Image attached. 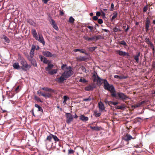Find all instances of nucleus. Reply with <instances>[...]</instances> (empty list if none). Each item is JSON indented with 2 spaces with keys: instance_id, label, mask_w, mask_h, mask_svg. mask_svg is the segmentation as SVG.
Segmentation results:
<instances>
[{
  "instance_id": "f257e3e1",
  "label": "nucleus",
  "mask_w": 155,
  "mask_h": 155,
  "mask_svg": "<svg viewBox=\"0 0 155 155\" xmlns=\"http://www.w3.org/2000/svg\"><path fill=\"white\" fill-rule=\"evenodd\" d=\"M66 69H68V70H65L63 72L61 76L59 78H57L55 80H57L58 82L60 83H62L64 82V81L66 80L67 78L71 76L73 74L74 72L72 71V67L71 66H67L65 67Z\"/></svg>"
},
{
  "instance_id": "f03ea898",
  "label": "nucleus",
  "mask_w": 155,
  "mask_h": 155,
  "mask_svg": "<svg viewBox=\"0 0 155 155\" xmlns=\"http://www.w3.org/2000/svg\"><path fill=\"white\" fill-rule=\"evenodd\" d=\"M111 97L117 99L125 101L129 99L128 97L124 93L122 92H114L111 94Z\"/></svg>"
},
{
  "instance_id": "7ed1b4c3",
  "label": "nucleus",
  "mask_w": 155,
  "mask_h": 155,
  "mask_svg": "<svg viewBox=\"0 0 155 155\" xmlns=\"http://www.w3.org/2000/svg\"><path fill=\"white\" fill-rule=\"evenodd\" d=\"M104 88L106 90L110 92V96L111 97V94L112 92H115L114 87L112 84H110L106 79H104Z\"/></svg>"
},
{
  "instance_id": "20e7f679",
  "label": "nucleus",
  "mask_w": 155,
  "mask_h": 155,
  "mask_svg": "<svg viewBox=\"0 0 155 155\" xmlns=\"http://www.w3.org/2000/svg\"><path fill=\"white\" fill-rule=\"evenodd\" d=\"M20 63L22 65L21 66V68L23 71H26L31 68V65L28 64L24 59L21 60Z\"/></svg>"
},
{
  "instance_id": "39448f33",
  "label": "nucleus",
  "mask_w": 155,
  "mask_h": 155,
  "mask_svg": "<svg viewBox=\"0 0 155 155\" xmlns=\"http://www.w3.org/2000/svg\"><path fill=\"white\" fill-rule=\"evenodd\" d=\"M93 77L94 78L93 81L97 82V85L99 86H100L102 84L101 81H103L104 79H102L101 78L97 75V73H96V75L94 74L93 75Z\"/></svg>"
},
{
  "instance_id": "423d86ee",
  "label": "nucleus",
  "mask_w": 155,
  "mask_h": 155,
  "mask_svg": "<svg viewBox=\"0 0 155 155\" xmlns=\"http://www.w3.org/2000/svg\"><path fill=\"white\" fill-rule=\"evenodd\" d=\"M48 20L50 24L52 25L53 27L56 30L58 31L59 30L56 24L55 21L53 20L52 17L50 15L48 16Z\"/></svg>"
},
{
  "instance_id": "0eeeda50",
  "label": "nucleus",
  "mask_w": 155,
  "mask_h": 155,
  "mask_svg": "<svg viewBox=\"0 0 155 155\" xmlns=\"http://www.w3.org/2000/svg\"><path fill=\"white\" fill-rule=\"evenodd\" d=\"M66 118V122L68 124H70L73 121V117L71 113H66L65 115Z\"/></svg>"
},
{
  "instance_id": "6e6552de",
  "label": "nucleus",
  "mask_w": 155,
  "mask_h": 155,
  "mask_svg": "<svg viewBox=\"0 0 155 155\" xmlns=\"http://www.w3.org/2000/svg\"><path fill=\"white\" fill-rule=\"evenodd\" d=\"M116 53L121 56H126L127 58L130 57V55L128 52L120 50H117L116 51Z\"/></svg>"
},
{
  "instance_id": "1a4fd4ad",
  "label": "nucleus",
  "mask_w": 155,
  "mask_h": 155,
  "mask_svg": "<svg viewBox=\"0 0 155 155\" xmlns=\"http://www.w3.org/2000/svg\"><path fill=\"white\" fill-rule=\"evenodd\" d=\"M144 41L147 44L150 45L151 48L152 50L153 54H154L155 52V48L153 44L151 42L149 39L147 38H145Z\"/></svg>"
},
{
  "instance_id": "9d476101",
  "label": "nucleus",
  "mask_w": 155,
  "mask_h": 155,
  "mask_svg": "<svg viewBox=\"0 0 155 155\" xmlns=\"http://www.w3.org/2000/svg\"><path fill=\"white\" fill-rule=\"evenodd\" d=\"M150 23V20L148 18H147L146 20L145 23V29L147 32L149 30Z\"/></svg>"
},
{
  "instance_id": "9b49d317",
  "label": "nucleus",
  "mask_w": 155,
  "mask_h": 155,
  "mask_svg": "<svg viewBox=\"0 0 155 155\" xmlns=\"http://www.w3.org/2000/svg\"><path fill=\"white\" fill-rule=\"evenodd\" d=\"M43 54L45 56L48 57H54V56L49 51H43L42 52Z\"/></svg>"
},
{
  "instance_id": "f8f14e48",
  "label": "nucleus",
  "mask_w": 155,
  "mask_h": 155,
  "mask_svg": "<svg viewBox=\"0 0 155 155\" xmlns=\"http://www.w3.org/2000/svg\"><path fill=\"white\" fill-rule=\"evenodd\" d=\"M98 107L101 111H102L105 109L104 104L101 101L98 103Z\"/></svg>"
},
{
  "instance_id": "ddd939ff",
  "label": "nucleus",
  "mask_w": 155,
  "mask_h": 155,
  "mask_svg": "<svg viewBox=\"0 0 155 155\" xmlns=\"http://www.w3.org/2000/svg\"><path fill=\"white\" fill-rule=\"evenodd\" d=\"M36 40H38L39 42L42 43L43 45H45V42L44 40V39L41 35H39V37H37V38L35 39Z\"/></svg>"
},
{
  "instance_id": "4468645a",
  "label": "nucleus",
  "mask_w": 155,
  "mask_h": 155,
  "mask_svg": "<svg viewBox=\"0 0 155 155\" xmlns=\"http://www.w3.org/2000/svg\"><path fill=\"white\" fill-rule=\"evenodd\" d=\"M134 139L130 134H127L123 138V139L125 141L128 142L131 139Z\"/></svg>"
},
{
  "instance_id": "2eb2a0df",
  "label": "nucleus",
  "mask_w": 155,
  "mask_h": 155,
  "mask_svg": "<svg viewBox=\"0 0 155 155\" xmlns=\"http://www.w3.org/2000/svg\"><path fill=\"white\" fill-rule=\"evenodd\" d=\"M29 61L31 62L32 66L34 67H37V63L35 60L33 58H31L30 59H29Z\"/></svg>"
},
{
  "instance_id": "dca6fc26",
  "label": "nucleus",
  "mask_w": 155,
  "mask_h": 155,
  "mask_svg": "<svg viewBox=\"0 0 155 155\" xmlns=\"http://www.w3.org/2000/svg\"><path fill=\"white\" fill-rule=\"evenodd\" d=\"M39 58L40 59L41 61L42 62H43L44 64H45L47 63V61H48V60L46 58L41 55H39Z\"/></svg>"
},
{
  "instance_id": "f3484780",
  "label": "nucleus",
  "mask_w": 155,
  "mask_h": 155,
  "mask_svg": "<svg viewBox=\"0 0 155 155\" xmlns=\"http://www.w3.org/2000/svg\"><path fill=\"white\" fill-rule=\"evenodd\" d=\"M13 67L14 69L17 70H19L21 69V66H20L18 62H15L13 64Z\"/></svg>"
},
{
  "instance_id": "a211bd4d",
  "label": "nucleus",
  "mask_w": 155,
  "mask_h": 155,
  "mask_svg": "<svg viewBox=\"0 0 155 155\" xmlns=\"http://www.w3.org/2000/svg\"><path fill=\"white\" fill-rule=\"evenodd\" d=\"M58 71V69H53L51 70H50L49 71H48V74L50 75H53L57 74Z\"/></svg>"
},
{
  "instance_id": "6ab92c4d",
  "label": "nucleus",
  "mask_w": 155,
  "mask_h": 155,
  "mask_svg": "<svg viewBox=\"0 0 155 155\" xmlns=\"http://www.w3.org/2000/svg\"><path fill=\"white\" fill-rule=\"evenodd\" d=\"M140 52H138L136 55H134V59L136 62L138 63L139 62V57L140 56Z\"/></svg>"
},
{
  "instance_id": "aec40b11",
  "label": "nucleus",
  "mask_w": 155,
  "mask_h": 155,
  "mask_svg": "<svg viewBox=\"0 0 155 155\" xmlns=\"http://www.w3.org/2000/svg\"><path fill=\"white\" fill-rule=\"evenodd\" d=\"M76 59L79 61H85L88 59V58L85 56H80L79 57H77Z\"/></svg>"
},
{
  "instance_id": "412c9836",
  "label": "nucleus",
  "mask_w": 155,
  "mask_h": 155,
  "mask_svg": "<svg viewBox=\"0 0 155 155\" xmlns=\"http://www.w3.org/2000/svg\"><path fill=\"white\" fill-rule=\"evenodd\" d=\"M80 119L82 121L84 122L87 121L88 120V118L84 115H81L80 116Z\"/></svg>"
},
{
  "instance_id": "4be33fe9",
  "label": "nucleus",
  "mask_w": 155,
  "mask_h": 155,
  "mask_svg": "<svg viewBox=\"0 0 155 155\" xmlns=\"http://www.w3.org/2000/svg\"><path fill=\"white\" fill-rule=\"evenodd\" d=\"M95 87H92V86L91 85L86 86L85 87L84 90L86 91H90L93 90V89Z\"/></svg>"
},
{
  "instance_id": "5701e85b",
  "label": "nucleus",
  "mask_w": 155,
  "mask_h": 155,
  "mask_svg": "<svg viewBox=\"0 0 155 155\" xmlns=\"http://www.w3.org/2000/svg\"><path fill=\"white\" fill-rule=\"evenodd\" d=\"M54 67V65L52 64H48V66L45 67V69L47 71H49L51 69H52Z\"/></svg>"
},
{
  "instance_id": "b1692460",
  "label": "nucleus",
  "mask_w": 155,
  "mask_h": 155,
  "mask_svg": "<svg viewBox=\"0 0 155 155\" xmlns=\"http://www.w3.org/2000/svg\"><path fill=\"white\" fill-rule=\"evenodd\" d=\"M41 96H43L44 97L46 98H49L51 97L52 95L51 93H42L41 94Z\"/></svg>"
},
{
  "instance_id": "393cba45",
  "label": "nucleus",
  "mask_w": 155,
  "mask_h": 155,
  "mask_svg": "<svg viewBox=\"0 0 155 155\" xmlns=\"http://www.w3.org/2000/svg\"><path fill=\"white\" fill-rule=\"evenodd\" d=\"M2 37V38L3 39L5 42L8 43H9L10 42V40L6 35H3Z\"/></svg>"
},
{
  "instance_id": "a878e982",
  "label": "nucleus",
  "mask_w": 155,
  "mask_h": 155,
  "mask_svg": "<svg viewBox=\"0 0 155 155\" xmlns=\"http://www.w3.org/2000/svg\"><path fill=\"white\" fill-rule=\"evenodd\" d=\"M118 15V13L117 11H114L113 13V16L111 18V21H112L115 18H116Z\"/></svg>"
},
{
  "instance_id": "bb28decb",
  "label": "nucleus",
  "mask_w": 155,
  "mask_h": 155,
  "mask_svg": "<svg viewBox=\"0 0 155 155\" xmlns=\"http://www.w3.org/2000/svg\"><path fill=\"white\" fill-rule=\"evenodd\" d=\"M31 33L33 37L35 39L37 38L38 35L35 29H33L32 30Z\"/></svg>"
},
{
  "instance_id": "cd10ccee",
  "label": "nucleus",
  "mask_w": 155,
  "mask_h": 155,
  "mask_svg": "<svg viewBox=\"0 0 155 155\" xmlns=\"http://www.w3.org/2000/svg\"><path fill=\"white\" fill-rule=\"evenodd\" d=\"M35 107L38 108V111H40L42 113H43V109L41 107L40 105H38L37 104H35Z\"/></svg>"
},
{
  "instance_id": "c85d7f7f",
  "label": "nucleus",
  "mask_w": 155,
  "mask_h": 155,
  "mask_svg": "<svg viewBox=\"0 0 155 155\" xmlns=\"http://www.w3.org/2000/svg\"><path fill=\"white\" fill-rule=\"evenodd\" d=\"M90 127L91 129L94 130L100 131V127H92V126H90Z\"/></svg>"
},
{
  "instance_id": "c756f323",
  "label": "nucleus",
  "mask_w": 155,
  "mask_h": 155,
  "mask_svg": "<svg viewBox=\"0 0 155 155\" xmlns=\"http://www.w3.org/2000/svg\"><path fill=\"white\" fill-rule=\"evenodd\" d=\"M52 134H50L49 135H48L46 138V140L48 141L49 142H51V139L52 138Z\"/></svg>"
},
{
  "instance_id": "7c9ffc66",
  "label": "nucleus",
  "mask_w": 155,
  "mask_h": 155,
  "mask_svg": "<svg viewBox=\"0 0 155 155\" xmlns=\"http://www.w3.org/2000/svg\"><path fill=\"white\" fill-rule=\"evenodd\" d=\"M52 138L54 139V140L55 142H58L60 141V140L58 137L55 135H52Z\"/></svg>"
},
{
  "instance_id": "2f4dec72",
  "label": "nucleus",
  "mask_w": 155,
  "mask_h": 155,
  "mask_svg": "<svg viewBox=\"0 0 155 155\" xmlns=\"http://www.w3.org/2000/svg\"><path fill=\"white\" fill-rule=\"evenodd\" d=\"M104 38L101 35H99L97 36L95 35V41H97L99 39H103Z\"/></svg>"
},
{
  "instance_id": "473e14b6",
  "label": "nucleus",
  "mask_w": 155,
  "mask_h": 155,
  "mask_svg": "<svg viewBox=\"0 0 155 155\" xmlns=\"http://www.w3.org/2000/svg\"><path fill=\"white\" fill-rule=\"evenodd\" d=\"M83 38L84 40L88 41H93L91 37H89L87 36H84Z\"/></svg>"
},
{
  "instance_id": "72a5a7b5",
  "label": "nucleus",
  "mask_w": 155,
  "mask_h": 155,
  "mask_svg": "<svg viewBox=\"0 0 155 155\" xmlns=\"http://www.w3.org/2000/svg\"><path fill=\"white\" fill-rule=\"evenodd\" d=\"M34 98L35 100H36L37 101L40 102L41 103L43 102V101H42L39 97H38L36 95H35L34 96Z\"/></svg>"
},
{
  "instance_id": "f704fd0d",
  "label": "nucleus",
  "mask_w": 155,
  "mask_h": 155,
  "mask_svg": "<svg viewBox=\"0 0 155 155\" xmlns=\"http://www.w3.org/2000/svg\"><path fill=\"white\" fill-rule=\"evenodd\" d=\"M94 115L96 117H97L101 116V113L100 112H97V111H95L94 112Z\"/></svg>"
},
{
  "instance_id": "c9c22d12",
  "label": "nucleus",
  "mask_w": 155,
  "mask_h": 155,
  "mask_svg": "<svg viewBox=\"0 0 155 155\" xmlns=\"http://www.w3.org/2000/svg\"><path fill=\"white\" fill-rule=\"evenodd\" d=\"M101 17L103 19H108V18L106 17L105 14V12L101 10Z\"/></svg>"
},
{
  "instance_id": "e433bc0d",
  "label": "nucleus",
  "mask_w": 155,
  "mask_h": 155,
  "mask_svg": "<svg viewBox=\"0 0 155 155\" xmlns=\"http://www.w3.org/2000/svg\"><path fill=\"white\" fill-rule=\"evenodd\" d=\"M74 51L75 52H77V51H79L81 53H84V51L83 50V49H79V48H78V49H75L74 50Z\"/></svg>"
},
{
  "instance_id": "4c0bfd02",
  "label": "nucleus",
  "mask_w": 155,
  "mask_h": 155,
  "mask_svg": "<svg viewBox=\"0 0 155 155\" xmlns=\"http://www.w3.org/2000/svg\"><path fill=\"white\" fill-rule=\"evenodd\" d=\"M79 81L83 83H85L88 82L86 80L85 78H80L79 79Z\"/></svg>"
},
{
  "instance_id": "58836bf2",
  "label": "nucleus",
  "mask_w": 155,
  "mask_h": 155,
  "mask_svg": "<svg viewBox=\"0 0 155 155\" xmlns=\"http://www.w3.org/2000/svg\"><path fill=\"white\" fill-rule=\"evenodd\" d=\"M148 8V6L147 2H146V5L143 8V12H146Z\"/></svg>"
},
{
  "instance_id": "ea45409f",
  "label": "nucleus",
  "mask_w": 155,
  "mask_h": 155,
  "mask_svg": "<svg viewBox=\"0 0 155 155\" xmlns=\"http://www.w3.org/2000/svg\"><path fill=\"white\" fill-rule=\"evenodd\" d=\"M74 18L72 16H71L69 18V21L70 23H74Z\"/></svg>"
},
{
  "instance_id": "a19ab883",
  "label": "nucleus",
  "mask_w": 155,
  "mask_h": 155,
  "mask_svg": "<svg viewBox=\"0 0 155 155\" xmlns=\"http://www.w3.org/2000/svg\"><path fill=\"white\" fill-rule=\"evenodd\" d=\"M35 54V51L31 49L30 52V57L31 58H33Z\"/></svg>"
},
{
  "instance_id": "79ce46f5",
  "label": "nucleus",
  "mask_w": 155,
  "mask_h": 155,
  "mask_svg": "<svg viewBox=\"0 0 155 155\" xmlns=\"http://www.w3.org/2000/svg\"><path fill=\"white\" fill-rule=\"evenodd\" d=\"M67 66V64H62L61 66V69L64 71L66 69L65 68V67H66Z\"/></svg>"
},
{
  "instance_id": "37998d69",
  "label": "nucleus",
  "mask_w": 155,
  "mask_h": 155,
  "mask_svg": "<svg viewBox=\"0 0 155 155\" xmlns=\"http://www.w3.org/2000/svg\"><path fill=\"white\" fill-rule=\"evenodd\" d=\"M119 109L124 110L126 108L124 104H122L121 106H119Z\"/></svg>"
},
{
  "instance_id": "c03bdc74",
  "label": "nucleus",
  "mask_w": 155,
  "mask_h": 155,
  "mask_svg": "<svg viewBox=\"0 0 155 155\" xmlns=\"http://www.w3.org/2000/svg\"><path fill=\"white\" fill-rule=\"evenodd\" d=\"M48 92H52L53 93H55V91L54 90L51 89V88L48 87Z\"/></svg>"
},
{
  "instance_id": "a18cd8bd",
  "label": "nucleus",
  "mask_w": 155,
  "mask_h": 155,
  "mask_svg": "<svg viewBox=\"0 0 155 155\" xmlns=\"http://www.w3.org/2000/svg\"><path fill=\"white\" fill-rule=\"evenodd\" d=\"M97 48V47H93L89 48V50L91 51H93Z\"/></svg>"
},
{
  "instance_id": "49530a36",
  "label": "nucleus",
  "mask_w": 155,
  "mask_h": 155,
  "mask_svg": "<svg viewBox=\"0 0 155 155\" xmlns=\"http://www.w3.org/2000/svg\"><path fill=\"white\" fill-rule=\"evenodd\" d=\"M110 102H111V104L114 106H116L119 103L118 102H114L111 101H110Z\"/></svg>"
},
{
  "instance_id": "de8ad7c7",
  "label": "nucleus",
  "mask_w": 155,
  "mask_h": 155,
  "mask_svg": "<svg viewBox=\"0 0 155 155\" xmlns=\"http://www.w3.org/2000/svg\"><path fill=\"white\" fill-rule=\"evenodd\" d=\"M74 151L73 150L70 149L68 150V154H73L74 152Z\"/></svg>"
},
{
  "instance_id": "09e8293b",
  "label": "nucleus",
  "mask_w": 155,
  "mask_h": 155,
  "mask_svg": "<svg viewBox=\"0 0 155 155\" xmlns=\"http://www.w3.org/2000/svg\"><path fill=\"white\" fill-rule=\"evenodd\" d=\"M114 77L115 78H116L117 79H118L121 80V79L122 76H119L118 75H115L114 76Z\"/></svg>"
},
{
  "instance_id": "8fccbe9b",
  "label": "nucleus",
  "mask_w": 155,
  "mask_h": 155,
  "mask_svg": "<svg viewBox=\"0 0 155 155\" xmlns=\"http://www.w3.org/2000/svg\"><path fill=\"white\" fill-rule=\"evenodd\" d=\"M48 87H40V88L41 89V90L44 91H45L48 92Z\"/></svg>"
},
{
  "instance_id": "3c124183",
  "label": "nucleus",
  "mask_w": 155,
  "mask_h": 155,
  "mask_svg": "<svg viewBox=\"0 0 155 155\" xmlns=\"http://www.w3.org/2000/svg\"><path fill=\"white\" fill-rule=\"evenodd\" d=\"M109 102H110V101H108L107 99L106 98L105 99V100H104L105 103L106 104H107L109 106H110L111 107H112V106L110 105V104L109 103Z\"/></svg>"
},
{
  "instance_id": "603ef678",
  "label": "nucleus",
  "mask_w": 155,
  "mask_h": 155,
  "mask_svg": "<svg viewBox=\"0 0 155 155\" xmlns=\"http://www.w3.org/2000/svg\"><path fill=\"white\" fill-rule=\"evenodd\" d=\"M91 100V98L90 96H89L87 98H84L83 100V101H90Z\"/></svg>"
},
{
  "instance_id": "864d4df0",
  "label": "nucleus",
  "mask_w": 155,
  "mask_h": 155,
  "mask_svg": "<svg viewBox=\"0 0 155 155\" xmlns=\"http://www.w3.org/2000/svg\"><path fill=\"white\" fill-rule=\"evenodd\" d=\"M114 5L113 3H111L110 5V11H113L114 9Z\"/></svg>"
},
{
  "instance_id": "5fc2aeb1",
  "label": "nucleus",
  "mask_w": 155,
  "mask_h": 155,
  "mask_svg": "<svg viewBox=\"0 0 155 155\" xmlns=\"http://www.w3.org/2000/svg\"><path fill=\"white\" fill-rule=\"evenodd\" d=\"M97 22L99 24H101L103 23V20L102 19L100 18L98 19Z\"/></svg>"
},
{
  "instance_id": "6e6d98bb",
  "label": "nucleus",
  "mask_w": 155,
  "mask_h": 155,
  "mask_svg": "<svg viewBox=\"0 0 155 155\" xmlns=\"http://www.w3.org/2000/svg\"><path fill=\"white\" fill-rule=\"evenodd\" d=\"M120 44H121V45H124L125 46L127 45V44H126V42L124 40H123V41H121L120 42Z\"/></svg>"
},
{
  "instance_id": "4d7b16f0",
  "label": "nucleus",
  "mask_w": 155,
  "mask_h": 155,
  "mask_svg": "<svg viewBox=\"0 0 155 155\" xmlns=\"http://www.w3.org/2000/svg\"><path fill=\"white\" fill-rule=\"evenodd\" d=\"M20 87V86L18 85L17 86V87H16V88L15 89V91H16V93H17L18 92H19L20 91L19 88Z\"/></svg>"
},
{
  "instance_id": "13d9d810",
  "label": "nucleus",
  "mask_w": 155,
  "mask_h": 155,
  "mask_svg": "<svg viewBox=\"0 0 155 155\" xmlns=\"http://www.w3.org/2000/svg\"><path fill=\"white\" fill-rule=\"evenodd\" d=\"M69 99V97L66 95H64L63 96V99L64 100L67 101V100Z\"/></svg>"
},
{
  "instance_id": "bf43d9fd",
  "label": "nucleus",
  "mask_w": 155,
  "mask_h": 155,
  "mask_svg": "<svg viewBox=\"0 0 155 155\" xmlns=\"http://www.w3.org/2000/svg\"><path fill=\"white\" fill-rule=\"evenodd\" d=\"M92 19L94 21H97V20L98 19V17L96 15L94 16L92 18Z\"/></svg>"
},
{
  "instance_id": "052dcab7",
  "label": "nucleus",
  "mask_w": 155,
  "mask_h": 155,
  "mask_svg": "<svg viewBox=\"0 0 155 155\" xmlns=\"http://www.w3.org/2000/svg\"><path fill=\"white\" fill-rule=\"evenodd\" d=\"M141 106L140 104L139 103H138L137 104H135L134 105V107L135 108H137V107H139Z\"/></svg>"
},
{
  "instance_id": "680f3d73",
  "label": "nucleus",
  "mask_w": 155,
  "mask_h": 155,
  "mask_svg": "<svg viewBox=\"0 0 155 155\" xmlns=\"http://www.w3.org/2000/svg\"><path fill=\"white\" fill-rule=\"evenodd\" d=\"M118 31V28L116 27H115L113 29V31L114 33L117 32Z\"/></svg>"
},
{
  "instance_id": "e2e57ef3",
  "label": "nucleus",
  "mask_w": 155,
  "mask_h": 155,
  "mask_svg": "<svg viewBox=\"0 0 155 155\" xmlns=\"http://www.w3.org/2000/svg\"><path fill=\"white\" fill-rule=\"evenodd\" d=\"M130 28V26L129 25H127V28L125 29L124 30V31L126 32H127L129 29Z\"/></svg>"
},
{
  "instance_id": "0e129e2a",
  "label": "nucleus",
  "mask_w": 155,
  "mask_h": 155,
  "mask_svg": "<svg viewBox=\"0 0 155 155\" xmlns=\"http://www.w3.org/2000/svg\"><path fill=\"white\" fill-rule=\"evenodd\" d=\"M81 69L83 72H84L86 71V68L85 67L83 66H82L81 67Z\"/></svg>"
},
{
  "instance_id": "69168bd1",
  "label": "nucleus",
  "mask_w": 155,
  "mask_h": 155,
  "mask_svg": "<svg viewBox=\"0 0 155 155\" xmlns=\"http://www.w3.org/2000/svg\"><path fill=\"white\" fill-rule=\"evenodd\" d=\"M42 93H44L42 92L41 91H40L39 90L37 91V94H39L40 96H41V94Z\"/></svg>"
},
{
  "instance_id": "338daca9",
  "label": "nucleus",
  "mask_w": 155,
  "mask_h": 155,
  "mask_svg": "<svg viewBox=\"0 0 155 155\" xmlns=\"http://www.w3.org/2000/svg\"><path fill=\"white\" fill-rule=\"evenodd\" d=\"M87 28L89 29L91 31H92L93 29V27L92 26H87Z\"/></svg>"
},
{
  "instance_id": "774afa93",
  "label": "nucleus",
  "mask_w": 155,
  "mask_h": 155,
  "mask_svg": "<svg viewBox=\"0 0 155 155\" xmlns=\"http://www.w3.org/2000/svg\"><path fill=\"white\" fill-rule=\"evenodd\" d=\"M36 48V46L35 45H32V47L31 49L33 50H34Z\"/></svg>"
}]
</instances>
